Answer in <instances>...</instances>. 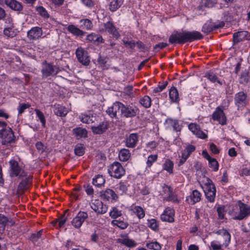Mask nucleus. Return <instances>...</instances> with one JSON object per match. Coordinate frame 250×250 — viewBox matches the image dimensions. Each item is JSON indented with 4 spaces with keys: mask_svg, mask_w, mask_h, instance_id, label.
Masks as SVG:
<instances>
[{
    "mask_svg": "<svg viewBox=\"0 0 250 250\" xmlns=\"http://www.w3.org/2000/svg\"><path fill=\"white\" fill-rule=\"evenodd\" d=\"M166 190H167L168 196L167 197V201H171L174 203H179V200L177 197L172 194V191L169 187L166 186Z\"/></svg>",
    "mask_w": 250,
    "mask_h": 250,
    "instance_id": "8fccbe9b",
    "label": "nucleus"
},
{
    "mask_svg": "<svg viewBox=\"0 0 250 250\" xmlns=\"http://www.w3.org/2000/svg\"><path fill=\"white\" fill-rule=\"evenodd\" d=\"M8 222V218L4 215L0 214V233L4 230L6 225Z\"/></svg>",
    "mask_w": 250,
    "mask_h": 250,
    "instance_id": "09e8293b",
    "label": "nucleus"
},
{
    "mask_svg": "<svg viewBox=\"0 0 250 250\" xmlns=\"http://www.w3.org/2000/svg\"><path fill=\"white\" fill-rule=\"evenodd\" d=\"M146 247L152 250H161L162 245L156 241H149L146 243Z\"/></svg>",
    "mask_w": 250,
    "mask_h": 250,
    "instance_id": "79ce46f5",
    "label": "nucleus"
},
{
    "mask_svg": "<svg viewBox=\"0 0 250 250\" xmlns=\"http://www.w3.org/2000/svg\"><path fill=\"white\" fill-rule=\"evenodd\" d=\"M55 114L61 117L65 116L68 112V109L63 106L58 104L55 105L54 109Z\"/></svg>",
    "mask_w": 250,
    "mask_h": 250,
    "instance_id": "c756f323",
    "label": "nucleus"
},
{
    "mask_svg": "<svg viewBox=\"0 0 250 250\" xmlns=\"http://www.w3.org/2000/svg\"><path fill=\"white\" fill-rule=\"evenodd\" d=\"M113 227H116L121 229H125L128 226V223L121 219L113 220L111 222Z\"/></svg>",
    "mask_w": 250,
    "mask_h": 250,
    "instance_id": "7c9ffc66",
    "label": "nucleus"
},
{
    "mask_svg": "<svg viewBox=\"0 0 250 250\" xmlns=\"http://www.w3.org/2000/svg\"><path fill=\"white\" fill-rule=\"evenodd\" d=\"M217 212L219 218L223 219L225 214V207L222 206H219L217 208Z\"/></svg>",
    "mask_w": 250,
    "mask_h": 250,
    "instance_id": "e2e57ef3",
    "label": "nucleus"
},
{
    "mask_svg": "<svg viewBox=\"0 0 250 250\" xmlns=\"http://www.w3.org/2000/svg\"><path fill=\"white\" fill-rule=\"evenodd\" d=\"M247 97V95L244 92H239L235 95L234 102L238 108L246 105Z\"/></svg>",
    "mask_w": 250,
    "mask_h": 250,
    "instance_id": "f3484780",
    "label": "nucleus"
},
{
    "mask_svg": "<svg viewBox=\"0 0 250 250\" xmlns=\"http://www.w3.org/2000/svg\"><path fill=\"white\" fill-rule=\"evenodd\" d=\"M122 104L119 102L114 103L112 106L109 107L106 110L107 114L111 118H116L118 113H120L121 114Z\"/></svg>",
    "mask_w": 250,
    "mask_h": 250,
    "instance_id": "2eb2a0df",
    "label": "nucleus"
},
{
    "mask_svg": "<svg viewBox=\"0 0 250 250\" xmlns=\"http://www.w3.org/2000/svg\"><path fill=\"white\" fill-rule=\"evenodd\" d=\"M205 77L213 83L217 82V83H219L220 85L223 84L222 82H221L218 79L217 76L212 71H210L207 72Z\"/></svg>",
    "mask_w": 250,
    "mask_h": 250,
    "instance_id": "58836bf2",
    "label": "nucleus"
},
{
    "mask_svg": "<svg viewBox=\"0 0 250 250\" xmlns=\"http://www.w3.org/2000/svg\"><path fill=\"white\" fill-rule=\"evenodd\" d=\"M225 25L223 21L219 22L218 24L209 21L205 23L202 28V31L207 34L210 33L213 30H217L220 28L223 27Z\"/></svg>",
    "mask_w": 250,
    "mask_h": 250,
    "instance_id": "9d476101",
    "label": "nucleus"
},
{
    "mask_svg": "<svg viewBox=\"0 0 250 250\" xmlns=\"http://www.w3.org/2000/svg\"><path fill=\"white\" fill-rule=\"evenodd\" d=\"M42 35V28L36 26L32 27L27 32V37L30 40H36L40 39Z\"/></svg>",
    "mask_w": 250,
    "mask_h": 250,
    "instance_id": "dca6fc26",
    "label": "nucleus"
},
{
    "mask_svg": "<svg viewBox=\"0 0 250 250\" xmlns=\"http://www.w3.org/2000/svg\"><path fill=\"white\" fill-rule=\"evenodd\" d=\"M91 208L98 214H103L107 211V207L99 200H95L92 202Z\"/></svg>",
    "mask_w": 250,
    "mask_h": 250,
    "instance_id": "4468645a",
    "label": "nucleus"
},
{
    "mask_svg": "<svg viewBox=\"0 0 250 250\" xmlns=\"http://www.w3.org/2000/svg\"><path fill=\"white\" fill-rule=\"evenodd\" d=\"M75 154L79 156L83 155L84 153V147L82 144H78L76 146L74 149Z\"/></svg>",
    "mask_w": 250,
    "mask_h": 250,
    "instance_id": "864d4df0",
    "label": "nucleus"
},
{
    "mask_svg": "<svg viewBox=\"0 0 250 250\" xmlns=\"http://www.w3.org/2000/svg\"><path fill=\"white\" fill-rule=\"evenodd\" d=\"M212 119L216 121L221 125H225L227 124V118L224 112L222 107L218 106L212 115Z\"/></svg>",
    "mask_w": 250,
    "mask_h": 250,
    "instance_id": "1a4fd4ad",
    "label": "nucleus"
},
{
    "mask_svg": "<svg viewBox=\"0 0 250 250\" xmlns=\"http://www.w3.org/2000/svg\"><path fill=\"white\" fill-rule=\"evenodd\" d=\"M84 188L86 194L89 196H92L94 194V189L92 186L89 185H84Z\"/></svg>",
    "mask_w": 250,
    "mask_h": 250,
    "instance_id": "338daca9",
    "label": "nucleus"
},
{
    "mask_svg": "<svg viewBox=\"0 0 250 250\" xmlns=\"http://www.w3.org/2000/svg\"><path fill=\"white\" fill-rule=\"evenodd\" d=\"M105 183V180L102 175L98 174L92 179V184L98 188L104 186Z\"/></svg>",
    "mask_w": 250,
    "mask_h": 250,
    "instance_id": "cd10ccee",
    "label": "nucleus"
},
{
    "mask_svg": "<svg viewBox=\"0 0 250 250\" xmlns=\"http://www.w3.org/2000/svg\"><path fill=\"white\" fill-rule=\"evenodd\" d=\"M196 147L192 145L188 144L182 152L183 154L189 157L191 153L195 150Z\"/></svg>",
    "mask_w": 250,
    "mask_h": 250,
    "instance_id": "3c124183",
    "label": "nucleus"
},
{
    "mask_svg": "<svg viewBox=\"0 0 250 250\" xmlns=\"http://www.w3.org/2000/svg\"><path fill=\"white\" fill-rule=\"evenodd\" d=\"M102 199L105 201H116L118 198L117 194L111 189H106L101 195Z\"/></svg>",
    "mask_w": 250,
    "mask_h": 250,
    "instance_id": "6ab92c4d",
    "label": "nucleus"
},
{
    "mask_svg": "<svg viewBox=\"0 0 250 250\" xmlns=\"http://www.w3.org/2000/svg\"><path fill=\"white\" fill-rule=\"evenodd\" d=\"M175 210L174 209L167 207L161 215V219L163 222L172 223L174 221Z\"/></svg>",
    "mask_w": 250,
    "mask_h": 250,
    "instance_id": "ddd939ff",
    "label": "nucleus"
},
{
    "mask_svg": "<svg viewBox=\"0 0 250 250\" xmlns=\"http://www.w3.org/2000/svg\"><path fill=\"white\" fill-rule=\"evenodd\" d=\"M123 42L124 44L126 47H128L131 49H134L136 46L135 42L133 40L129 41L123 40Z\"/></svg>",
    "mask_w": 250,
    "mask_h": 250,
    "instance_id": "0e129e2a",
    "label": "nucleus"
},
{
    "mask_svg": "<svg viewBox=\"0 0 250 250\" xmlns=\"http://www.w3.org/2000/svg\"><path fill=\"white\" fill-rule=\"evenodd\" d=\"M36 113L37 114V117L40 120L41 122L42 123V125H45V119L44 116L42 112H41L40 110L38 109H36L35 110Z\"/></svg>",
    "mask_w": 250,
    "mask_h": 250,
    "instance_id": "680f3d73",
    "label": "nucleus"
},
{
    "mask_svg": "<svg viewBox=\"0 0 250 250\" xmlns=\"http://www.w3.org/2000/svg\"><path fill=\"white\" fill-rule=\"evenodd\" d=\"M123 4L122 0H111L109 9L112 12L116 11Z\"/></svg>",
    "mask_w": 250,
    "mask_h": 250,
    "instance_id": "e433bc0d",
    "label": "nucleus"
},
{
    "mask_svg": "<svg viewBox=\"0 0 250 250\" xmlns=\"http://www.w3.org/2000/svg\"><path fill=\"white\" fill-rule=\"evenodd\" d=\"M67 30L74 35L81 37L84 36L86 33L73 24L69 25L67 27Z\"/></svg>",
    "mask_w": 250,
    "mask_h": 250,
    "instance_id": "c85d7f7f",
    "label": "nucleus"
},
{
    "mask_svg": "<svg viewBox=\"0 0 250 250\" xmlns=\"http://www.w3.org/2000/svg\"><path fill=\"white\" fill-rule=\"evenodd\" d=\"M31 105L29 104H20L18 108V114H21L25 109L30 107Z\"/></svg>",
    "mask_w": 250,
    "mask_h": 250,
    "instance_id": "052dcab7",
    "label": "nucleus"
},
{
    "mask_svg": "<svg viewBox=\"0 0 250 250\" xmlns=\"http://www.w3.org/2000/svg\"><path fill=\"white\" fill-rule=\"evenodd\" d=\"M9 174L11 177H17L22 179L27 176V172L24 167L15 159H11L9 162Z\"/></svg>",
    "mask_w": 250,
    "mask_h": 250,
    "instance_id": "7ed1b4c3",
    "label": "nucleus"
},
{
    "mask_svg": "<svg viewBox=\"0 0 250 250\" xmlns=\"http://www.w3.org/2000/svg\"><path fill=\"white\" fill-rule=\"evenodd\" d=\"M118 242L129 248L135 247L137 245V243L135 241L128 238L118 239Z\"/></svg>",
    "mask_w": 250,
    "mask_h": 250,
    "instance_id": "72a5a7b5",
    "label": "nucleus"
},
{
    "mask_svg": "<svg viewBox=\"0 0 250 250\" xmlns=\"http://www.w3.org/2000/svg\"><path fill=\"white\" fill-rule=\"evenodd\" d=\"M222 247L225 248L224 243L221 244L219 241L214 240L210 242V248L212 250H224Z\"/></svg>",
    "mask_w": 250,
    "mask_h": 250,
    "instance_id": "49530a36",
    "label": "nucleus"
},
{
    "mask_svg": "<svg viewBox=\"0 0 250 250\" xmlns=\"http://www.w3.org/2000/svg\"><path fill=\"white\" fill-rule=\"evenodd\" d=\"M249 214H250V206L243 203H240L238 205V211H233L232 216L234 220H242Z\"/></svg>",
    "mask_w": 250,
    "mask_h": 250,
    "instance_id": "39448f33",
    "label": "nucleus"
},
{
    "mask_svg": "<svg viewBox=\"0 0 250 250\" xmlns=\"http://www.w3.org/2000/svg\"><path fill=\"white\" fill-rule=\"evenodd\" d=\"M217 3V0H202L201 5L198 6L199 9H201L203 6L206 7H212Z\"/></svg>",
    "mask_w": 250,
    "mask_h": 250,
    "instance_id": "37998d69",
    "label": "nucleus"
},
{
    "mask_svg": "<svg viewBox=\"0 0 250 250\" xmlns=\"http://www.w3.org/2000/svg\"><path fill=\"white\" fill-rule=\"evenodd\" d=\"M147 226L154 231H157L159 229V225L155 219H150L147 220Z\"/></svg>",
    "mask_w": 250,
    "mask_h": 250,
    "instance_id": "de8ad7c7",
    "label": "nucleus"
},
{
    "mask_svg": "<svg viewBox=\"0 0 250 250\" xmlns=\"http://www.w3.org/2000/svg\"><path fill=\"white\" fill-rule=\"evenodd\" d=\"M79 119L83 123L90 124L95 122L96 117L90 113L82 114L79 116Z\"/></svg>",
    "mask_w": 250,
    "mask_h": 250,
    "instance_id": "393cba45",
    "label": "nucleus"
},
{
    "mask_svg": "<svg viewBox=\"0 0 250 250\" xmlns=\"http://www.w3.org/2000/svg\"><path fill=\"white\" fill-rule=\"evenodd\" d=\"M73 134L77 139H80L83 138H86L87 136V130L83 127H78L74 128L73 130Z\"/></svg>",
    "mask_w": 250,
    "mask_h": 250,
    "instance_id": "bb28decb",
    "label": "nucleus"
},
{
    "mask_svg": "<svg viewBox=\"0 0 250 250\" xmlns=\"http://www.w3.org/2000/svg\"><path fill=\"white\" fill-rule=\"evenodd\" d=\"M104 29H103V31L108 32L110 34L112 35L113 37H115L116 39H118L119 37L120 34L117 31L116 28L112 22L108 21L104 23Z\"/></svg>",
    "mask_w": 250,
    "mask_h": 250,
    "instance_id": "a211bd4d",
    "label": "nucleus"
},
{
    "mask_svg": "<svg viewBox=\"0 0 250 250\" xmlns=\"http://www.w3.org/2000/svg\"><path fill=\"white\" fill-rule=\"evenodd\" d=\"M208 165L210 168L213 171H216L218 170L219 164L215 158H212L208 161Z\"/></svg>",
    "mask_w": 250,
    "mask_h": 250,
    "instance_id": "4d7b16f0",
    "label": "nucleus"
},
{
    "mask_svg": "<svg viewBox=\"0 0 250 250\" xmlns=\"http://www.w3.org/2000/svg\"><path fill=\"white\" fill-rule=\"evenodd\" d=\"M201 199V193L196 189L193 190L191 194L187 198V200L191 205L199 202Z\"/></svg>",
    "mask_w": 250,
    "mask_h": 250,
    "instance_id": "5701e85b",
    "label": "nucleus"
},
{
    "mask_svg": "<svg viewBox=\"0 0 250 250\" xmlns=\"http://www.w3.org/2000/svg\"><path fill=\"white\" fill-rule=\"evenodd\" d=\"M138 136L136 133H131L125 139V146L127 147L133 148L137 144Z\"/></svg>",
    "mask_w": 250,
    "mask_h": 250,
    "instance_id": "412c9836",
    "label": "nucleus"
},
{
    "mask_svg": "<svg viewBox=\"0 0 250 250\" xmlns=\"http://www.w3.org/2000/svg\"><path fill=\"white\" fill-rule=\"evenodd\" d=\"M61 71L60 67L53 63L43 61L41 65V76L42 80L50 79L51 77L57 76Z\"/></svg>",
    "mask_w": 250,
    "mask_h": 250,
    "instance_id": "f03ea898",
    "label": "nucleus"
},
{
    "mask_svg": "<svg viewBox=\"0 0 250 250\" xmlns=\"http://www.w3.org/2000/svg\"><path fill=\"white\" fill-rule=\"evenodd\" d=\"M81 24L80 27L83 29L90 30L93 27V23L92 21L88 19H83L80 21Z\"/></svg>",
    "mask_w": 250,
    "mask_h": 250,
    "instance_id": "f704fd0d",
    "label": "nucleus"
},
{
    "mask_svg": "<svg viewBox=\"0 0 250 250\" xmlns=\"http://www.w3.org/2000/svg\"><path fill=\"white\" fill-rule=\"evenodd\" d=\"M107 129V126H92V130L95 134H102Z\"/></svg>",
    "mask_w": 250,
    "mask_h": 250,
    "instance_id": "5fc2aeb1",
    "label": "nucleus"
},
{
    "mask_svg": "<svg viewBox=\"0 0 250 250\" xmlns=\"http://www.w3.org/2000/svg\"><path fill=\"white\" fill-rule=\"evenodd\" d=\"M132 210L139 219H142L145 216V211L140 206H135Z\"/></svg>",
    "mask_w": 250,
    "mask_h": 250,
    "instance_id": "ea45409f",
    "label": "nucleus"
},
{
    "mask_svg": "<svg viewBox=\"0 0 250 250\" xmlns=\"http://www.w3.org/2000/svg\"><path fill=\"white\" fill-rule=\"evenodd\" d=\"M167 46L168 44L167 43L160 42L156 44L154 46L153 49L155 52H158L160 50L163 49Z\"/></svg>",
    "mask_w": 250,
    "mask_h": 250,
    "instance_id": "69168bd1",
    "label": "nucleus"
},
{
    "mask_svg": "<svg viewBox=\"0 0 250 250\" xmlns=\"http://www.w3.org/2000/svg\"><path fill=\"white\" fill-rule=\"evenodd\" d=\"M14 27H6L3 31V34L9 38H13L16 35V32L13 30Z\"/></svg>",
    "mask_w": 250,
    "mask_h": 250,
    "instance_id": "a18cd8bd",
    "label": "nucleus"
},
{
    "mask_svg": "<svg viewBox=\"0 0 250 250\" xmlns=\"http://www.w3.org/2000/svg\"><path fill=\"white\" fill-rule=\"evenodd\" d=\"M215 233L223 237L224 239V245L225 246V248L228 247L231 239V235L228 231L224 229H222L217 230Z\"/></svg>",
    "mask_w": 250,
    "mask_h": 250,
    "instance_id": "aec40b11",
    "label": "nucleus"
},
{
    "mask_svg": "<svg viewBox=\"0 0 250 250\" xmlns=\"http://www.w3.org/2000/svg\"><path fill=\"white\" fill-rule=\"evenodd\" d=\"M108 172L109 175L116 179H120L125 174V170L122 165L118 162L113 163L109 167Z\"/></svg>",
    "mask_w": 250,
    "mask_h": 250,
    "instance_id": "423d86ee",
    "label": "nucleus"
},
{
    "mask_svg": "<svg viewBox=\"0 0 250 250\" xmlns=\"http://www.w3.org/2000/svg\"><path fill=\"white\" fill-rule=\"evenodd\" d=\"M140 110L135 105L131 104L125 105L122 104L121 105V115L125 117H133L139 114Z\"/></svg>",
    "mask_w": 250,
    "mask_h": 250,
    "instance_id": "6e6552de",
    "label": "nucleus"
},
{
    "mask_svg": "<svg viewBox=\"0 0 250 250\" xmlns=\"http://www.w3.org/2000/svg\"><path fill=\"white\" fill-rule=\"evenodd\" d=\"M174 164L169 159H167L163 165V169L167 171L169 174L173 173Z\"/></svg>",
    "mask_w": 250,
    "mask_h": 250,
    "instance_id": "a19ab883",
    "label": "nucleus"
},
{
    "mask_svg": "<svg viewBox=\"0 0 250 250\" xmlns=\"http://www.w3.org/2000/svg\"><path fill=\"white\" fill-rule=\"evenodd\" d=\"M76 55L80 63L85 66L89 65L90 59L87 51L81 48H78L76 51Z\"/></svg>",
    "mask_w": 250,
    "mask_h": 250,
    "instance_id": "9b49d317",
    "label": "nucleus"
},
{
    "mask_svg": "<svg viewBox=\"0 0 250 250\" xmlns=\"http://www.w3.org/2000/svg\"><path fill=\"white\" fill-rule=\"evenodd\" d=\"M42 232V230H40L37 233L32 234V235L31 236V239L33 241H37L39 238H41Z\"/></svg>",
    "mask_w": 250,
    "mask_h": 250,
    "instance_id": "774afa93",
    "label": "nucleus"
},
{
    "mask_svg": "<svg viewBox=\"0 0 250 250\" xmlns=\"http://www.w3.org/2000/svg\"><path fill=\"white\" fill-rule=\"evenodd\" d=\"M158 158V155L156 154L150 155L147 157V160L146 161V166L148 167H150L152 164L156 161Z\"/></svg>",
    "mask_w": 250,
    "mask_h": 250,
    "instance_id": "13d9d810",
    "label": "nucleus"
},
{
    "mask_svg": "<svg viewBox=\"0 0 250 250\" xmlns=\"http://www.w3.org/2000/svg\"><path fill=\"white\" fill-rule=\"evenodd\" d=\"M86 40L88 42H97L98 44L103 43L104 42V40L101 35L96 34L95 33L88 34Z\"/></svg>",
    "mask_w": 250,
    "mask_h": 250,
    "instance_id": "a878e982",
    "label": "nucleus"
},
{
    "mask_svg": "<svg viewBox=\"0 0 250 250\" xmlns=\"http://www.w3.org/2000/svg\"><path fill=\"white\" fill-rule=\"evenodd\" d=\"M4 3L14 11L20 12L22 10L23 6L21 3L16 0H4Z\"/></svg>",
    "mask_w": 250,
    "mask_h": 250,
    "instance_id": "4be33fe9",
    "label": "nucleus"
},
{
    "mask_svg": "<svg viewBox=\"0 0 250 250\" xmlns=\"http://www.w3.org/2000/svg\"><path fill=\"white\" fill-rule=\"evenodd\" d=\"M19 184L18 188L20 190H23L27 188L28 185L32 181V178L31 176H26Z\"/></svg>",
    "mask_w": 250,
    "mask_h": 250,
    "instance_id": "4c0bfd02",
    "label": "nucleus"
},
{
    "mask_svg": "<svg viewBox=\"0 0 250 250\" xmlns=\"http://www.w3.org/2000/svg\"><path fill=\"white\" fill-rule=\"evenodd\" d=\"M249 80L248 72L247 71L243 72L240 76L239 82L241 84H246Z\"/></svg>",
    "mask_w": 250,
    "mask_h": 250,
    "instance_id": "6e6d98bb",
    "label": "nucleus"
},
{
    "mask_svg": "<svg viewBox=\"0 0 250 250\" xmlns=\"http://www.w3.org/2000/svg\"><path fill=\"white\" fill-rule=\"evenodd\" d=\"M139 102L144 107L147 108L151 105V100L148 96H145L144 97L140 99Z\"/></svg>",
    "mask_w": 250,
    "mask_h": 250,
    "instance_id": "c03bdc74",
    "label": "nucleus"
},
{
    "mask_svg": "<svg viewBox=\"0 0 250 250\" xmlns=\"http://www.w3.org/2000/svg\"><path fill=\"white\" fill-rule=\"evenodd\" d=\"M37 11L39 13V14L44 18H48L49 15L46 10V9L42 6H39L36 8Z\"/></svg>",
    "mask_w": 250,
    "mask_h": 250,
    "instance_id": "bf43d9fd",
    "label": "nucleus"
},
{
    "mask_svg": "<svg viewBox=\"0 0 250 250\" xmlns=\"http://www.w3.org/2000/svg\"><path fill=\"white\" fill-rule=\"evenodd\" d=\"M189 129L191 131L193 134L201 139H206L207 138V134L202 131L199 126H188Z\"/></svg>",
    "mask_w": 250,
    "mask_h": 250,
    "instance_id": "b1692460",
    "label": "nucleus"
},
{
    "mask_svg": "<svg viewBox=\"0 0 250 250\" xmlns=\"http://www.w3.org/2000/svg\"><path fill=\"white\" fill-rule=\"evenodd\" d=\"M87 217L88 214L86 212L80 211L77 216L73 219L71 222L72 225L76 229H79Z\"/></svg>",
    "mask_w": 250,
    "mask_h": 250,
    "instance_id": "f8f14e48",
    "label": "nucleus"
},
{
    "mask_svg": "<svg viewBox=\"0 0 250 250\" xmlns=\"http://www.w3.org/2000/svg\"><path fill=\"white\" fill-rule=\"evenodd\" d=\"M202 187L206 198L210 203L214 202L216 196V188L212 181L208 177H204L202 181Z\"/></svg>",
    "mask_w": 250,
    "mask_h": 250,
    "instance_id": "20e7f679",
    "label": "nucleus"
},
{
    "mask_svg": "<svg viewBox=\"0 0 250 250\" xmlns=\"http://www.w3.org/2000/svg\"><path fill=\"white\" fill-rule=\"evenodd\" d=\"M127 190V184L126 182L121 181L116 186V192L121 195L125 193Z\"/></svg>",
    "mask_w": 250,
    "mask_h": 250,
    "instance_id": "c9c22d12",
    "label": "nucleus"
},
{
    "mask_svg": "<svg viewBox=\"0 0 250 250\" xmlns=\"http://www.w3.org/2000/svg\"><path fill=\"white\" fill-rule=\"evenodd\" d=\"M121 215V211L115 207L112 208V209L109 212V216L112 218L116 219L117 218L120 217Z\"/></svg>",
    "mask_w": 250,
    "mask_h": 250,
    "instance_id": "603ef678",
    "label": "nucleus"
},
{
    "mask_svg": "<svg viewBox=\"0 0 250 250\" xmlns=\"http://www.w3.org/2000/svg\"><path fill=\"white\" fill-rule=\"evenodd\" d=\"M169 97L172 102L178 103L179 101V93L177 88L172 86L169 91Z\"/></svg>",
    "mask_w": 250,
    "mask_h": 250,
    "instance_id": "2f4dec72",
    "label": "nucleus"
},
{
    "mask_svg": "<svg viewBox=\"0 0 250 250\" xmlns=\"http://www.w3.org/2000/svg\"><path fill=\"white\" fill-rule=\"evenodd\" d=\"M0 138L2 139V145H8L14 141L15 136L11 128L5 127L0 130Z\"/></svg>",
    "mask_w": 250,
    "mask_h": 250,
    "instance_id": "0eeeda50",
    "label": "nucleus"
},
{
    "mask_svg": "<svg viewBox=\"0 0 250 250\" xmlns=\"http://www.w3.org/2000/svg\"><path fill=\"white\" fill-rule=\"evenodd\" d=\"M118 156L121 161L126 162L129 159L131 154L128 149L123 148L119 151Z\"/></svg>",
    "mask_w": 250,
    "mask_h": 250,
    "instance_id": "473e14b6",
    "label": "nucleus"
},
{
    "mask_svg": "<svg viewBox=\"0 0 250 250\" xmlns=\"http://www.w3.org/2000/svg\"><path fill=\"white\" fill-rule=\"evenodd\" d=\"M203 38V36L202 34L197 31H184L181 32L176 31L169 36L168 41L171 44L175 43L184 44L186 42L201 40Z\"/></svg>",
    "mask_w": 250,
    "mask_h": 250,
    "instance_id": "f257e3e1",
    "label": "nucleus"
}]
</instances>
